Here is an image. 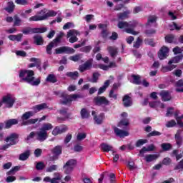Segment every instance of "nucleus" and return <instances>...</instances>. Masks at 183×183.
<instances>
[{
  "mask_svg": "<svg viewBox=\"0 0 183 183\" xmlns=\"http://www.w3.org/2000/svg\"><path fill=\"white\" fill-rule=\"evenodd\" d=\"M34 75L35 73L32 70H21L19 73V77L21 78L20 82H27L32 86H38L41 84V79H35Z\"/></svg>",
  "mask_w": 183,
  "mask_h": 183,
  "instance_id": "1",
  "label": "nucleus"
},
{
  "mask_svg": "<svg viewBox=\"0 0 183 183\" xmlns=\"http://www.w3.org/2000/svg\"><path fill=\"white\" fill-rule=\"evenodd\" d=\"M54 95L62 98L64 100L61 101V104L64 105L71 104L74 101H78L79 99L85 98V95L81 94H66L65 92H54Z\"/></svg>",
  "mask_w": 183,
  "mask_h": 183,
  "instance_id": "2",
  "label": "nucleus"
},
{
  "mask_svg": "<svg viewBox=\"0 0 183 183\" xmlns=\"http://www.w3.org/2000/svg\"><path fill=\"white\" fill-rule=\"evenodd\" d=\"M137 22L135 21L127 22V21H119L117 26L120 29H124L127 34H131L132 35H138V31L134 30V28L137 26Z\"/></svg>",
  "mask_w": 183,
  "mask_h": 183,
  "instance_id": "3",
  "label": "nucleus"
},
{
  "mask_svg": "<svg viewBox=\"0 0 183 183\" xmlns=\"http://www.w3.org/2000/svg\"><path fill=\"white\" fill-rule=\"evenodd\" d=\"M35 115V112L32 111H29L27 112H25L21 116V125H31V124H36V122H38V119H30L31 117H34Z\"/></svg>",
  "mask_w": 183,
  "mask_h": 183,
  "instance_id": "4",
  "label": "nucleus"
},
{
  "mask_svg": "<svg viewBox=\"0 0 183 183\" xmlns=\"http://www.w3.org/2000/svg\"><path fill=\"white\" fill-rule=\"evenodd\" d=\"M64 33L60 32L55 39H54L52 41H51L49 45L46 48V54L49 55H51L52 54V48H55L58 46V44L61 42V39H62V37L64 36Z\"/></svg>",
  "mask_w": 183,
  "mask_h": 183,
  "instance_id": "5",
  "label": "nucleus"
},
{
  "mask_svg": "<svg viewBox=\"0 0 183 183\" xmlns=\"http://www.w3.org/2000/svg\"><path fill=\"white\" fill-rule=\"evenodd\" d=\"M23 34L24 35H29L32 34H44V32H46V28H31L27 27L22 30Z\"/></svg>",
  "mask_w": 183,
  "mask_h": 183,
  "instance_id": "6",
  "label": "nucleus"
},
{
  "mask_svg": "<svg viewBox=\"0 0 183 183\" xmlns=\"http://www.w3.org/2000/svg\"><path fill=\"white\" fill-rule=\"evenodd\" d=\"M16 101V99L12 94H7L2 98V102L5 104L6 108H12Z\"/></svg>",
  "mask_w": 183,
  "mask_h": 183,
  "instance_id": "7",
  "label": "nucleus"
},
{
  "mask_svg": "<svg viewBox=\"0 0 183 183\" xmlns=\"http://www.w3.org/2000/svg\"><path fill=\"white\" fill-rule=\"evenodd\" d=\"M76 165V159H70L66 162L63 168L64 169L65 174H71Z\"/></svg>",
  "mask_w": 183,
  "mask_h": 183,
  "instance_id": "8",
  "label": "nucleus"
},
{
  "mask_svg": "<svg viewBox=\"0 0 183 183\" xmlns=\"http://www.w3.org/2000/svg\"><path fill=\"white\" fill-rule=\"evenodd\" d=\"M81 35V33L78 30L71 29L69 30L67 33V38H70L69 39V41L71 44H74L75 42H77L78 41V36Z\"/></svg>",
  "mask_w": 183,
  "mask_h": 183,
  "instance_id": "9",
  "label": "nucleus"
},
{
  "mask_svg": "<svg viewBox=\"0 0 183 183\" xmlns=\"http://www.w3.org/2000/svg\"><path fill=\"white\" fill-rule=\"evenodd\" d=\"M92 65H94V59H89L79 66V71L80 72H85V71H89L92 69Z\"/></svg>",
  "mask_w": 183,
  "mask_h": 183,
  "instance_id": "10",
  "label": "nucleus"
},
{
  "mask_svg": "<svg viewBox=\"0 0 183 183\" xmlns=\"http://www.w3.org/2000/svg\"><path fill=\"white\" fill-rule=\"evenodd\" d=\"M37 15L39 16V18H44L43 19V21H45V19H48V18L51 16H56V12L51 10L46 12V9H44L39 11L37 13Z\"/></svg>",
  "mask_w": 183,
  "mask_h": 183,
  "instance_id": "11",
  "label": "nucleus"
},
{
  "mask_svg": "<svg viewBox=\"0 0 183 183\" xmlns=\"http://www.w3.org/2000/svg\"><path fill=\"white\" fill-rule=\"evenodd\" d=\"M48 138V132H45L39 129L38 132H36V139L40 142H44Z\"/></svg>",
  "mask_w": 183,
  "mask_h": 183,
  "instance_id": "12",
  "label": "nucleus"
},
{
  "mask_svg": "<svg viewBox=\"0 0 183 183\" xmlns=\"http://www.w3.org/2000/svg\"><path fill=\"white\" fill-rule=\"evenodd\" d=\"M169 52V49H168V47L163 46L160 50L159 51L158 53V56L159 58V59L162 60V59H165V58H167V56H168V54Z\"/></svg>",
  "mask_w": 183,
  "mask_h": 183,
  "instance_id": "13",
  "label": "nucleus"
},
{
  "mask_svg": "<svg viewBox=\"0 0 183 183\" xmlns=\"http://www.w3.org/2000/svg\"><path fill=\"white\" fill-rule=\"evenodd\" d=\"M75 50L68 46H63L56 49V54H74Z\"/></svg>",
  "mask_w": 183,
  "mask_h": 183,
  "instance_id": "14",
  "label": "nucleus"
},
{
  "mask_svg": "<svg viewBox=\"0 0 183 183\" xmlns=\"http://www.w3.org/2000/svg\"><path fill=\"white\" fill-rule=\"evenodd\" d=\"M96 105H109V101L104 97H97L94 99Z\"/></svg>",
  "mask_w": 183,
  "mask_h": 183,
  "instance_id": "15",
  "label": "nucleus"
},
{
  "mask_svg": "<svg viewBox=\"0 0 183 183\" xmlns=\"http://www.w3.org/2000/svg\"><path fill=\"white\" fill-rule=\"evenodd\" d=\"M18 134L13 133L5 139L6 142H9L10 145H16Z\"/></svg>",
  "mask_w": 183,
  "mask_h": 183,
  "instance_id": "16",
  "label": "nucleus"
},
{
  "mask_svg": "<svg viewBox=\"0 0 183 183\" xmlns=\"http://www.w3.org/2000/svg\"><path fill=\"white\" fill-rule=\"evenodd\" d=\"M68 131V127L66 126H61V127H56L52 131V134L54 135H58L59 134H64V132H66Z\"/></svg>",
  "mask_w": 183,
  "mask_h": 183,
  "instance_id": "17",
  "label": "nucleus"
},
{
  "mask_svg": "<svg viewBox=\"0 0 183 183\" xmlns=\"http://www.w3.org/2000/svg\"><path fill=\"white\" fill-rule=\"evenodd\" d=\"M114 129L115 135H117V137H119V138H124V137H128V135H129V133L127 131L122 130L117 127H114Z\"/></svg>",
  "mask_w": 183,
  "mask_h": 183,
  "instance_id": "18",
  "label": "nucleus"
},
{
  "mask_svg": "<svg viewBox=\"0 0 183 183\" xmlns=\"http://www.w3.org/2000/svg\"><path fill=\"white\" fill-rule=\"evenodd\" d=\"M30 62H34V63H31L29 64V68H34V66H37L39 71H41V67H39V65L41 64V60H39V59L32 57L30 59Z\"/></svg>",
  "mask_w": 183,
  "mask_h": 183,
  "instance_id": "19",
  "label": "nucleus"
},
{
  "mask_svg": "<svg viewBox=\"0 0 183 183\" xmlns=\"http://www.w3.org/2000/svg\"><path fill=\"white\" fill-rule=\"evenodd\" d=\"M182 134V130L179 129L177 130L174 136V139L176 141L177 145H178L179 147H181V145H182V137H181Z\"/></svg>",
  "mask_w": 183,
  "mask_h": 183,
  "instance_id": "20",
  "label": "nucleus"
},
{
  "mask_svg": "<svg viewBox=\"0 0 183 183\" xmlns=\"http://www.w3.org/2000/svg\"><path fill=\"white\" fill-rule=\"evenodd\" d=\"M92 115L94 117V121L96 124H97L98 125L102 124V121H104V113H101L99 116H95L96 115L95 111H92Z\"/></svg>",
  "mask_w": 183,
  "mask_h": 183,
  "instance_id": "21",
  "label": "nucleus"
},
{
  "mask_svg": "<svg viewBox=\"0 0 183 183\" xmlns=\"http://www.w3.org/2000/svg\"><path fill=\"white\" fill-rule=\"evenodd\" d=\"M159 95H160L162 101H164L165 102L167 101H171V99H172L171 94H169V92H168V91L163 90L159 93Z\"/></svg>",
  "mask_w": 183,
  "mask_h": 183,
  "instance_id": "22",
  "label": "nucleus"
},
{
  "mask_svg": "<svg viewBox=\"0 0 183 183\" xmlns=\"http://www.w3.org/2000/svg\"><path fill=\"white\" fill-rule=\"evenodd\" d=\"M149 107H151V108H155L156 109L165 108V105L161 103V102H152L149 103Z\"/></svg>",
  "mask_w": 183,
  "mask_h": 183,
  "instance_id": "23",
  "label": "nucleus"
},
{
  "mask_svg": "<svg viewBox=\"0 0 183 183\" xmlns=\"http://www.w3.org/2000/svg\"><path fill=\"white\" fill-rule=\"evenodd\" d=\"M48 108V104L46 103H43V104H40L38 105H36L33 109L35 112V114H36V112H39V111H42L44 109H46Z\"/></svg>",
  "mask_w": 183,
  "mask_h": 183,
  "instance_id": "24",
  "label": "nucleus"
},
{
  "mask_svg": "<svg viewBox=\"0 0 183 183\" xmlns=\"http://www.w3.org/2000/svg\"><path fill=\"white\" fill-rule=\"evenodd\" d=\"M33 39L34 43L36 45H44V38H42V36L36 34L34 36Z\"/></svg>",
  "mask_w": 183,
  "mask_h": 183,
  "instance_id": "25",
  "label": "nucleus"
},
{
  "mask_svg": "<svg viewBox=\"0 0 183 183\" xmlns=\"http://www.w3.org/2000/svg\"><path fill=\"white\" fill-rule=\"evenodd\" d=\"M155 149V146L154 144H150L147 147H144L139 152L140 156L144 157V154L147 152L154 151Z\"/></svg>",
  "mask_w": 183,
  "mask_h": 183,
  "instance_id": "26",
  "label": "nucleus"
},
{
  "mask_svg": "<svg viewBox=\"0 0 183 183\" xmlns=\"http://www.w3.org/2000/svg\"><path fill=\"white\" fill-rule=\"evenodd\" d=\"M123 104L124 107H131L132 105V100L129 95L126 94L123 98Z\"/></svg>",
  "mask_w": 183,
  "mask_h": 183,
  "instance_id": "27",
  "label": "nucleus"
},
{
  "mask_svg": "<svg viewBox=\"0 0 183 183\" xmlns=\"http://www.w3.org/2000/svg\"><path fill=\"white\" fill-rule=\"evenodd\" d=\"M175 91L176 92H183V79L177 81L175 83Z\"/></svg>",
  "mask_w": 183,
  "mask_h": 183,
  "instance_id": "28",
  "label": "nucleus"
},
{
  "mask_svg": "<svg viewBox=\"0 0 183 183\" xmlns=\"http://www.w3.org/2000/svg\"><path fill=\"white\" fill-rule=\"evenodd\" d=\"M159 156L158 154H147L145 156L144 159L146 162H152V161H156L158 159Z\"/></svg>",
  "mask_w": 183,
  "mask_h": 183,
  "instance_id": "29",
  "label": "nucleus"
},
{
  "mask_svg": "<svg viewBox=\"0 0 183 183\" xmlns=\"http://www.w3.org/2000/svg\"><path fill=\"white\" fill-rule=\"evenodd\" d=\"M108 51L112 58H115V56H117V54H118V49L115 46H109Z\"/></svg>",
  "mask_w": 183,
  "mask_h": 183,
  "instance_id": "30",
  "label": "nucleus"
},
{
  "mask_svg": "<svg viewBox=\"0 0 183 183\" xmlns=\"http://www.w3.org/2000/svg\"><path fill=\"white\" fill-rule=\"evenodd\" d=\"M109 82H111L109 80H107L104 82V84L99 89L98 95H101V94H104V92H105L107 88L109 86Z\"/></svg>",
  "mask_w": 183,
  "mask_h": 183,
  "instance_id": "31",
  "label": "nucleus"
},
{
  "mask_svg": "<svg viewBox=\"0 0 183 183\" xmlns=\"http://www.w3.org/2000/svg\"><path fill=\"white\" fill-rule=\"evenodd\" d=\"M14 9H15V4H14V2L9 1L7 4V7L5 8V11L9 12V14H12Z\"/></svg>",
  "mask_w": 183,
  "mask_h": 183,
  "instance_id": "32",
  "label": "nucleus"
},
{
  "mask_svg": "<svg viewBox=\"0 0 183 183\" xmlns=\"http://www.w3.org/2000/svg\"><path fill=\"white\" fill-rule=\"evenodd\" d=\"M46 82H50L51 84H55V82H58L56 79V76L55 74H49L46 79Z\"/></svg>",
  "mask_w": 183,
  "mask_h": 183,
  "instance_id": "33",
  "label": "nucleus"
},
{
  "mask_svg": "<svg viewBox=\"0 0 183 183\" xmlns=\"http://www.w3.org/2000/svg\"><path fill=\"white\" fill-rule=\"evenodd\" d=\"M182 59H183L182 54L177 56L169 61L168 65H171V64H178V62H179V61H182Z\"/></svg>",
  "mask_w": 183,
  "mask_h": 183,
  "instance_id": "34",
  "label": "nucleus"
},
{
  "mask_svg": "<svg viewBox=\"0 0 183 183\" xmlns=\"http://www.w3.org/2000/svg\"><path fill=\"white\" fill-rule=\"evenodd\" d=\"M18 124V120L16 119H9L6 122L5 128H11L12 125H16Z\"/></svg>",
  "mask_w": 183,
  "mask_h": 183,
  "instance_id": "35",
  "label": "nucleus"
},
{
  "mask_svg": "<svg viewBox=\"0 0 183 183\" xmlns=\"http://www.w3.org/2000/svg\"><path fill=\"white\" fill-rule=\"evenodd\" d=\"M52 154L54 155H61L62 154V146H56L52 150Z\"/></svg>",
  "mask_w": 183,
  "mask_h": 183,
  "instance_id": "36",
  "label": "nucleus"
},
{
  "mask_svg": "<svg viewBox=\"0 0 183 183\" xmlns=\"http://www.w3.org/2000/svg\"><path fill=\"white\" fill-rule=\"evenodd\" d=\"M9 39H10V41H17V42H20L21 39H22V34L10 35L9 36Z\"/></svg>",
  "mask_w": 183,
  "mask_h": 183,
  "instance_id": "37",
  "label": "nucleus"
},
{
  "mask_svg": "<svg viewBox=\"0 0 183 183\" xmlns=\"http://www.w3.org/2000/svg\"><path fill=\"white\" fill-rule=\"evenodd\" d=\"M66 76L71 79H76L79 76V73L78 71H69L66 74Z\"/></svg>",
  "mask_w": 183,
  "mask_h": 183,
  "instance_id": "38",
  "label": "nucleus"
},
{
  "mask_svg": "<svg viewBox=\"0 0 183 183\" xmlns=\"http://www.w3.org/2000/svg\"><path fill=\"white\" fill-rule=\"evenodd\" d=\"M128 15H129V11H127L123 13L118 14L117 17L119 21H122L124 19H127V18H128Z\"/></svg>",
  "mask_w": 183,
  "mask_h": 183,
  "instance_id": "39",
  "label": "nucleus"
},
{
  "mask_svg": "<svg viewBox=\"0 0 183 183\" xmlns=\"http://www.w3.org/2000/svg\"><path fill=\"white\" fill-rule=\"evenodd\" d=\"M54 128V126L51 124V123H45L42 125L41 128H40L42 131L45 132H48V131H51Z\"/></svg>",
  "mask_w": 183,
  "mask_h": 183,
  "instance_id": "40",
  "label": "nucleus"
},
{
  "mask_svg": "<svg viewBox=\"0 0 183 183\" xmlns=\"http://www.w3.org/2000/svg\"><path fill=\"white\" fill-rule=\"evenodd\" d=\"M29 155H30L29 151L27 150L26 152H25L24 153L21 154L19 156V159L20 161H26V159L28 158H29Z\"/></svg>",
  "mask_w": 183,
  "mask_h": 183,
  "instance_id": "41",
  "label": "nucleus"
},
{
  "mask_svg": "<svg viewBox=\"0 0 183 183\" xmlns=\"http://www.w3.org/2000/svg\"><path fill=\"white\" fill-rule=\"evenodd\" d=\"M177 68V66L171 64H169L168 66H165L162 68V71L163 72H169V71H172V69H175Z\"/></svg>",
  "mask_w": 183,
  "mask_h": 183,
  "instance_id": "42",
  "label": "nucleus"
},
{
  "mask_svg": "<svg viewBox=\"0 0 183 183\" xmlns=\"http://www.w3.org/2000/svg\"><path fill=\"white\" fill-rule=\"evenodd\" d=\"M102 149L104 152H109V151H112V146L103 143L102 144Z\"/></svg>",
  "mask_w": 183,
  "mask_h": 183,
  "instance_id": "43",
  "label": "nucleus"
},
{
  "mask_svg": "<svg viewBox=\"0 0 183 183\" xmlns=\"http://www.w3.org/2000/svg\"><path fill=\"white\" fill-rule=\"evenodd\" d=\"M133 78V84H136V85H141V76L139 75H132Z\"/></svg>",
  "mask_w": 183,
  "mask_h": 183,
  "instance_id": "44",
  "label": "nucleus"
},
{
  "mask_svg": "<svg viewBox=\"0 0 183 183\" xmlns=\"http://www.w3.org/2000/svg\"><path fill=\"white\" fill-rule=\"evenodd\" d=\"M81 117L83 119H85L86 118L89 117V113L86 109H82L80 112Z\"/></svg>",
  "mask_w": 183,
  "mask_h": 183,
  "instance_id": "45",
  "label": "nucleus"
},
{
  "mask_svg": "<svg viewBox=\"0 0 183 183\" xmlns=\"http://www.w3.org/2000/svg\"><path fill=\"white\" fill-rule=\"evenodd\" d=\"M14 26H20V25H21L22 20L21 19V18H19V16H18V15H15L14 16Z\"/></svg>",
  "mask_w": 183,
  "mask_h": 183,
  "instance_id": "46",
  "label": "nucleus"
},
{
  "mask_svg": "<svg viewBox=\"0 0 183 183\" xmlns=\"http://www.w3.org/2000/svg\"><path fill=\"white\" fill-rule=\"evenodd\" d=\"M19 168H21V167L19 166H16L14 168H12L10 171L6 172V175H15V173L16 172V171H19Z\"/></svg>",
  "mask_w": 183,
  "mask_h": 183,
  "instance_id": "47",
  "label": "nucleus"
},
{
  "mask_svg": "<svg viewBox=\"0 0 183 183\" xmlns=\"http://www.w3.org/2000/svg\"><path fill=\"white\" fill-rule=\"evenodd\" d=\"M148 140L147 139H140L136 142V147L139 148V147H142L144 144H147Z\"/></svg>",
  "mask_w": 183,
  "mask_h": 183,
  "instance_id": "48",
  "label": "nucleus"
},
{
  "mask_svg": "<svg viewBox=\"0 0 183 183\" xmlns=\"http://www.w3.org/2000/svg\"><path fill=\"white\" fill-rule=\"evenodd\" d=\"M44 17H39V16L37 14V15H35V16H33L31 17H30L29 19V21L30 22H32V21H44Z\"/></svg>",
  "mask_w": 183,
  "mask_h": 183,
  "instance_id": "49",
  "label": "nucleus"
},
{
  "mask_svg": "<svg viewBox=\"0 0 183 183\" xmlns=\"http://www.w3.org/2000/svg\"><path fill=\"white\" fill-rule=\"evenodd\" d=\"M161 147L163 151H169L172 148V146L169 143H163L161 144Z\"/></svg>",
  "mask_w": 183,
  "mask_h": 183,
  "instance_id": "50",
  "label": "nucleus"
},
{
  "mask_svg": "<svg viewBox=\"0 0 183 183\" xmlns=\"http://www.w3.org/2000/svg\"><path fill=\"white\" fill-rule=\"evenodd\" d=\"M174 39H175V37L172 34H169L165 36V41L169 44H172V42H174Z\"/></svg>",
  "mask_w": 183,
  "mask_h": 183,
  "instance_id": "51",
  "label": "nucleus"
},
{
  "mask_svg": "<svg viewBox=\"0 0 183 183\" xmlns=\"http://www.w3.org/2000/svg\"><path fill=\"white\" fill-rule=\"evenodd\" d=\"M33 138H36V132H31L25 139V141H31V139H33Z\"/></svg>",
  "mask_w": 183,
  "mask_h": 183,
  "instance_id": "52",
  "label": "nucleus"
},
{
  "mask_svg": "<svg viewBox=\"0 0 183 183\" xmlns=\"http://www.w3.org/2000/svg\"><path fill=\"white\" fill-rule=\"evenodd\" d=\"M129 124V122L128 121L127 119H122V121L119 122V124H118V127H127L128 126Z\"/></svg>",
  "mask_w": 183,
  "mask_h": 183,
  "instance_id": "53",
  "label": "nucleus"
},
{
  "mask_svg": "<svg viewBox=\"0 0 183 183\" xmlns=\"http://www.w3.org/2000/svg\"><path fill=\"white\" fill-rule=\"evenodd\" d=\"M142 44V39H141V38L138 37L137 41L134 43V48H139V46H141V45Z\"/></svg>",
  "mask_w": 183,
  "mask_h": 183,
  "instance_id": "54",
  "label": "nucleus"
},
{
  "mask_svg": "<svg viewBox=\"0 0 183 183\" xmlns=\"http://www.w3.org/2000/svg\"><path fill=\"white\" fill-rule=\"evenodd\" d=\"M157 21V16H150L148 18L147 20V25H151V24H154V22H156Z\"/></svg>",
  "mask_w": 183,
  "mask_h": 183,
  "instance_id": "55",
  "label": "nucleus"
},
{
  "mask_svg": "<svg viewBox=\"0 0 183 183\" xmlns=\"http://www.w3.org/2000/svg\"><path fill=\"white\" fill-rule=\"evenodd\" d=\"M45 168V164L42 162H39L36 164V169L41 171Z\"/></svg>",
  "mask_w": 183,
  "mask_h": 183,
  "instance_id": "56",
  "label": "nucleus"
},
{
  "mask_svg": "<svg viewBox=\"0 0 183 183\" xmlns=\"http://www.w3.org/2000/svg\"><path fill=\"white\" fill-rule=\"evenodd\" d=\"M29 14H32V9H29V10L23 11L21 13V16H22L23 18H27L28 15H29Z\"/></svg>",
  "mask_w": 183,
  "mask_h": 183,
  "instance_id": "57",
  "label": "nucleus"
},
{
  "mask_svg": "<svg viewBox=\"0 0 183 183\" xmlns=\"http://www.w3.org/2000/svg\"><path fill=\"white\" fill-rule=\"evenodd\" d=\"M56 169H58V166L53 164L46 169V172H53V171H56Z\"/></svg>",
  "mask_w": 183,
  "mask_h": 183,
  "instance_id": "58",
  "label": "nucleus"
},
{
  "mask_svg": "<svg viewBox=\"0 0 183 183\" xmlns=\"http://www.w3.org/2000/svg\"><path fill=\"white\" fill-rule=\"evenodd\" d=\"M81 58H82V54H76V55L71 56L70 59L71 61H74V62H76V61H79V59H81Z\"/></svg>",
  "mask_w": 183,
  "mask_h": 183,
  "instance_id": "59",
  "label": "nucleus"
},
{
  "mask_svg": "<svg viewBox=\"0 0 183 183\" xmlns=\"http://www.w3.org/2000/svg\"><path fill=\"white\" fill-rule=\"evenodd\" d=\"M170 31H174V29H177V31H179L181 29L180 26H178L175 23H172V24L169 25Z\"/></svg>",
  "mask_w": 183,
  "mask_h": 183,
  "instance_id": "60",
  "label": "nucleus"
},
{
  "mask_svg": "<svg viewBox=\"0 0 183 183\" xmlns=\"http://www.w3.org/2000/svg\"><path fill=\"white\" fill-rule=\"evenodd\" d=\"M173 52L174 55L181 54L182 52H183V47L181 48V47L176 46L173 49Z\"/></svg>",
  "mask_w": 183,
  "mask_h": 183,
  "instance_id": "61",
  "label": "nucleus"
},
{
  "mask_svg": "<svg viewBox=\"0 0 183 183\" xmlns=\"http://www.w3.org/2000/svg\"><path fill=\"white\" fill-rule=\"evenodd\" d=\"M77 141H82L86 138V134L85 133H79L77 134Z\"/></svg>",
  "mask_w": 183,
  "mask_h": 183,
  "instance_id": "62",
  "label": "nucleus"
},
{
  "mask_svg": "<svg viewBox=\"0 0 183 183\" xmlns=\"http://www.w3.org/2000/svg\"><path fill=\"white\" fill-rule=\"evenodd\" d=\"M15 4L17 5H28L29 2L28 0H15Z\"/></svg>",
  "mask_w": 183,
  "mask_h": 183,
  "instance_id": "63",
  "label": "nucleus"
},
{
  "mask_svg": "<svg viewBox=\"0 0 183 183\" xmlns=\"http://www.w3.org/2000/svg\"><path fill=\"white\" fill-rule=\"evenodd\" d=\"M182 119H183V114L180 116V117H177V122L178 125L181 127V128H183V122Z\"/></svg>",
  "mask_w": 183,
  "mask_h": 183,
  "instance_id": "64",
  "label": "nucleus"
}]
</instances>
